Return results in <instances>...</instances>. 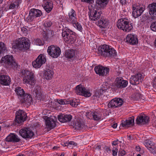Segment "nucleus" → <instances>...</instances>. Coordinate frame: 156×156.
<instances>
[{"mask_svg":"<svg viewBox=\"0 0 156 156\" xmlns=\"http://www.w3.org/2000/svg\"><path fill=\"white\" fill-rule=\"evenodd\" d=\"M98 52L102 55L105 57L112 58L117 55L116 50L112 46L104 44L98 49Z\"/></svg>","mask_w":156,"mask_h":156,"instance_id":"nucleus-1","label":"nucleus"},{"mask_svg":"<svg viewBox=\"0 0 156 156\" xmlns=\"http://www.w3.org/2000/svg\"><path fill=\"white\" fill-rule=\"evenodd\" d=\"M30 42L28 39L25 37L19 38L16 40L15 45L12 47L18 49L20 51L27 50L30 48Z\"/></svg>","mask_w":156,"mask_h":156,"instance_id":"nucleus-2","label":"nucleus"},{"mask_svg":"<svg viewBox=\"0 0 156 156\" xmlns=\"http://www.w3.org/2000/svg\"><path fill=\"white\" fill-rule=\"evenodd\" d=\"M62 35L64 41L67 43L73 44L76 39V34L68 28L62 30Z\"/></svg>","mask_w":156,"mask_h":156,"instance_id":"nucleus-3","label":"nucleus"},{"mask_svg":"<svg viewBox=\"0 0 156 156\" xmlns=\"http://www.w3.org/2000/svg\"><path fill=\"white\" fill-rule=\"evenodd\" d=\"M1 62L11 66L12 67L19 68L20 66L18 65L13 59L12 55H7L4 57H2L1 59Z\"/></svg>","mask_w":156,"mask_h":156,"instance_id":"nucleus-4","label":"nucleus"},{"mask_svg":"<svg viewBox=\"0 0 156 156\" xmlns=\"http://www.w3.org/2000/svg\"><path fill=\"white\" fill-rule=\"evenodd\" d=\"M47 52L48 55L51 57L57 58L61 54V50L59 47L51 45L48 47Z\"/></svg>","mask_w":156,"mask_h":156,"instance_id":"nucleus-5","label":"nucleus"},{"mask_svg":"<svg viewBox=\"0 0 156 156\" xmlns=\"http://www.w3.org/2000/svg\"><path fill=\"white\" fill-rule=\"evenodd\" d=\"M19 133L20 136L26 140L31 139L34 135V132L29 128L21 129Z\"/></svg>","mask_w":156,"mask_h":156,"instance_id":"nucleus-6","label":"nucleus"},{"mask_svg":"<svg viewBox=\"0 0 156 156\" xmlns=\"http://www.w3.org/2000/svg\"><path fill=\"white\" fill-rule=\"evenodd\" d=\"M27 117L26 113L22 110H19L16 112L15 121L19 124L26 120Z\"/></svg>","mask_w":156,"mask_h":156,"instance_id":"nucleus-7","label":"nucleus"},{"mask_svg":"<svg viewBox=\"0 0 156 156\" xmlns=\"http://www.w3.org/2000/svg\"><path fill=\"white\" fill-rule=\"evenodd\" d=\"M41 11L35 9H31L29 12V15L27 18V21H32L37 17H40L42 15Z\"/></svg>","mask_w":156,"mask_h":156,"instance_id":"nucleus-8","label":"nucleus"},{"mask_svg":"<svg viewBox=\"0 0 156 156\" xmlns=\"http://www.w3.org/2000/svg\"><path fill=\"white\" fill-rule=\"evenodd\" d=\"M94 70L96 73L100 76H106L109 74V69L101 66H98L95 67Z\"/></svg>","mask_w":156,"mask_h":156,"instance_id":"nucleus-9","label":"nucleus"},{"mask_svg":"<svg viewBox=\"0 0 156 156\" xmlns=\"http://www.w3.org/2000/svg\"><path fill=\"white\" fill-rule=\"evenodd\" d=\"M22 73L23 76V81L25 83H29L34 78V73L28 70H25Z\"/></svg>","mask_w":156,"mask_h":156,"instance_id":"nucleus-10","label":"nucleus"},{"mask_svg":"<svg viewBox=\"0 0 156 156\" xmlns=\"http://www.w3.org/2000/svg\"><path fill=\"white\" fill-rule=\"evenodd\" d=\"M122 100L120 98H115L112 100L108 104L109 108H115L121 106L122 104Z\"/></svg>","mask_w":156,"mask_h":156,"instance_id":"nucleus-11","label":"nucleus"},{"mask_svg":"<svg viewBox=\"0 0 156 156\" xmlns=\"http://www.w3.org/2000/svg\"><path fill=\"white\" fill-rule=\"evenodd\" d=\"M143 76L141 73H138L132 76L130 79V83L132 85H137L141 82Z\"/></svg>","mask_w":156,"mask_h":156,"instance_id":"nucleus-12","label":"nucleus"},{"mask_svg":"<svg viewBox=\"0 0 156 156\" xmlns=\"http://www.w3.org/2000/svg\"><path fill=\"white\" fill-rule=\"evenodd\" d=\"M101 13L93 8L89 9V15L90 19L92 20L95 21L98 20L101 17Z\"/></svg>","mask_w":156,"mask_h":156,"instance_id":"nucleus-13","label":"nucleus"},{"mask_svg":"<svg viewBox=\"0 0 156 156\" xmlns=\"http://www.w3.org/2000/svg\"><path fill=\"white\" fill-rule=\"evenodd\" d=\"M149 119V117L143 114L137 116L136 121L137 124L144 125L148 124Z\"/></svg>","mask_w":156,"mask_h":156,"instance_id":"nucleus-14","label":"nucleus"},{"mask_svg":"<svg viewBox=\"0 0 156 156\" xmlns=\"http://www.w3.org/2000/svg\"><path fill=\"white\" fill-rule=\"evenodd\" d=\"M70 125L73 126L75 129L79 130L85 129L87 127L82 121L78 119L74 120Z\"/></svg>","mask_w":156,"mask_h":156,"instance_id":"nucleus-15","label":"nucleus"},{"mask_svg":"<svg viewBox=\"0 0 156 156\" xmlns=\"http://www.w3.org/2000/svg\"><path fill=\"white\" fill-rule=\"evenodd\" d=\"M69 17L66 18V21L69 24H74L76 22L77 18L75 11L72 9L68 13Z\"/></svg>","mask_w":156,"mask_h":156,"instance_id":"nucleus-16","label":"nucleus"},{"mask_svg":"<svg viewBox=\"0 0 156 156\" xmlns=\"http://www.w3.org/2000/svg\"><path fill=\"white\" fill-rule=\"evenodd\" d=\"M115 86L119 88L126 87L128 84V81L123 79L121 77H117L115 80Z\"/></svg>","mask_w":156,"mask_h":156,"instance_id":"nucleus-17","label":"nucleus"},{"mask_svg":"<svg viewBox=\"0 0 156 156\" xmlns=\"http://www.w3.org/2000/svg\"><path fill=\"white\" fill-rule=\"evenodd\" d=\"M21 3V0H9L7 6V9H15L18 8L20 4Z\"/></svg>","mask_w":156,"mask_h":156,"instance_id":"nucleus-18","label":"nucleus"},{"mask_svg":"<svg viewBox=\"0 0 156 156\" xmlns=\"http://www.w3.org/2000/svg\"><path fill=\"white\" fill-rule=\"evenodd\" d=\"M144 9L142 7H140L136 6H133V16L135 18L140 16L144 11Z\"/></svg>","mask_w":156,"mask_h":156,"instance_id":"nucleus-19","label":"nucleus"},{"mask_svg":"<svg viewBox=\"0 0 156 156\" xmlns=\"http://www.w3.org/2000/svg\"><path fill=\"white\" fill-rule=\"evenodd\" d=\"M31 96L30 94L25 93L20 99L21 102L27 105H30L32 101Z\"/></svg>","mask_w":156,"mask_h":156,"instance_id":"nucleus-20","label":"nucleus"},{"mask_svg":"<svg viewBox=\"0 0 156 156\" xmlns=\"http://www.w3.org/2000/svg\"><path fill=\"white\" fill-rule=\"evenodd\" d=\"M126 42L132 45H135L138 43V38L135 35L128 34L126 38Z\"/></svg>","mask_w":156,"mask_h":156,"instance_id":"nucleus-21","label":"nucleus"},{"mask_svg":"<svg viewBox=\"0 0 156 156\" xmlns=\"http://www.w3.org/2000/svg\"><path fill=\"white\" fill-rule=\"evenodd\" d=\"M148 7L150 15L153 19H156V3H153L150 4Z\"/></svg>","mask_w":156,"mask_h":156,"instance_id":"nucleus-22","label":"nucleus"},{"mask_svg":"<svg viewBox=\"0 0 156 156\" xmlns=\"http://www.w3.org/2000/svg\"><path fill=\"white\" fill-rule=\"evenodd\" d=\"M46 128L48 131L53 128L55 126V121L52 118H48L45 120Z\"/></svg>","mask_w":156,"mask_h":156,"instance_id":"nucleus-23","label":"nucleus"},{"mask_svg":"<svg viewBox=\"0 0 156 156\" xmlns=\"http://www.w3.org/2000/svg\"><path fill=\"white\" fill-rule=\"evenodd\" d=\"M11 80L10 77L7 75H2L0 76V83L5 85H9L10 83Z\"/></svg>","mask_w":156,"mask_h":156,"instance_id":"nucleus-24","label":"nucleus"},{"mask_svg":"<svg viewBox=\"0 0 156 156\" xmlns=\"http://www.w3.org/2000/svg\"><path fill=\"white\" fill-rule=\"evenodd\" d=\"M109 23V20L104 17H101L97 23L98 26L103 28H106Z\"/></svg>","mask_w":156,"mask_h":156,"instance_id":"nucleus-25","label":"nucleus"},{"mask_svg":"<svg viewBox=\"0 0 156 156\" xmlns=\"http://www.w3.org/2000/svg\"><path fill=\"white\" fill-rule=\"evenodd\" d=\"M54 75V72L52 69L47 68L44 71L43 76L44 78L47 80H50L52 78Z\"/></svg>","mask_w":156,"mask_h":156,"instance_id":"nucleus-26","label":"nucleus"},{"mask_svg":"<svg viewBox=\"0 0 156 156\" xmlns=\"http://www.w3.org/2000/svg\"><path fill=\"white\" fill-rule=\"evenodd\" d=\"M73 118L72 116L70 115L62 114L58 116L59 121L62 122H69Z\"/></svg>","mask_w":156,"mask_h":156,"instance_id":"nucleus-27","label":"nucleus"},{"mask_svg":"<svg viewBox=\"0 0 156 156\" xmlns=\"http://www.w3.org/2000/svg\"><path fill=\"white\" fill-rule=\"evenodd\" d=\"M20 139L17 135L14 133L10 134L6 138V140L8 142L16 143L19 142Z\"/></svg>","mask_w":156,"mask_h":156,"instance_id":"nucleus-28","label":"nucleus"},{"mask_svg":"<svg viewBox=\"0 0 156 156\" xmlns=\"http://www.w3.org/2000/svg\"><path fill=\"white\" fill-rule=\"evenodd\" d=\"M134 119L133 116L129 118L125 121H123L121 124L123 127H128L129 126L134 124Z\"/></svg>","mask_w":156,"mask_h":156,"instance_id":"nucleus-29","label":"nucleus"},{"mask_svg":"<svg viewBox=\"0 0 156 156\" xmlns=\"http://www.w3.org/2000/svg\"><path fill=\"white\" fill-rule=\"evenodd\" d=\"M128 23V20L127 19L122 18L118 20L117 26L118 28L123 30L126 23Z\"/></svg>","mask_w":156,"mask_h":156,"instance_id":"nucleus-30","label":"nucleus"},{"mask_svg":"<svg viewBox=\"0 0 156 156\" xmlns=\"http://www.w3.org/2000/svg\"><path fill=\"white\" fill-rule=\"evenodd\" d=\"M103 94L101 92V90L99 89L94 91L93 94V95L92 96L91 99L95 101H98L100 96Z\"/></svg>","mask_w":156,"mask_h":156,"instance_id":"nucleus-31","label":"nucleus"},{"mask_svg":"<svg viewBox=\"0 0 156 156\" xmlns=\"http://www.w3.org/2000/svg\"><path fill=\"white\" fill-rule=\"evenodd\" d=\"M15 91L20 100L25 94L24 90L20 87H16Z\"/></svg>","mask_w":156,"mask_h":156,"instance_id":"nucleus-32","label":"nucleus"},{"mask_svg":"<svg viewBox=\"0 0 156 156\" xmlns=\"http://www.w3.org/2000/svg\"><path fill=\"white\" fill-rule=\"evenodd\" d=\"M102 113L99 111L94 112L92 114V117L91 118L94 120L98 121L102 119Z\"/></svg>","mask_w":156,"mask_h":156,"instance_id":"nucleus-33","label":"nucleus"},{"mask_svg":"<svg viewBox=\"0 0 156 156\" xmlns=\"http://www.w3.org/2000/svg\"><path fill=\"white\" fill-rule=\"evenodd\" d=\"M75 52L73 49H69L65 51V56L68 58H73L75 55Z\"/></svg>","mask_w":156,"mask_h":156,"instance_id":"nucleus-34","label":"nucleus"},{"mask_svg":"<svg viewBox=\"0 0 156 156\" xmlns=\"http://www.w3.org/2000/svg\"><path fill=\"white\" fill-rule=\"evenodd\" d=\"M84 90H85V88L82 85L80 84L76 87V93L78 95H82Z\"/></svg>","mask_w":156,"mask_h":156,"instance_id":"nucleus-35","label":"nucleus"},{"mask_svg":"<svg viewBox=\"0 0 156 156\" xmlns=\"http://www.w3.org/2000/svg\"><path fill=\"white\" fill-rule=\"evenodd\" d=\"M108 2V0H97L96 4L100 8H102L106 6Z\"/></svg>","mask_w":156,"mask_h":156,"instance_id":"nucleus-36","label":"nucleus"},{"mask_svg":"<svg viewBox=\"0 0 156 156\" xmlns=\"http://www.w3.org/2000/svg\"><path fill=\"white\" fill-rule=\"evenodd\" d=\"M53 4L51 2H47L44 8L47 12L49 13L52 9Z\"/></svg>","mask_w":156,"mask_h":156,"instance_id":"nucleus-37","label":"nucleus"},{"mask_svg":"<svg viewBox=\"0 0 156 156\" xmlns=\"http://www.w3.org/2000/svg\"><path fill=\"white\" fill-rule=\"evenodd\" d=\"M133 29V24L128 21V23H126V25L123 30L124 31L129 32Z\"/></svg>","mask_w":156,"mask_h":156,"instance_id":"nucleus-38","label":"nucleus"},{"mask_svg":"<svg viewBox=\"0 0 156 156\" xmlns=\"http://www.w3.org/2000/svg\"><path fill=\"white\" fill-rule=\"evenodd\" d=\"M36 59L37 61H38V62L41 63L42 62V63H41V65L44 64L46 61V59L44 55L42 54L40 55Z\"/></svg>","mask_w":156,"mask_h":156,"instance_id":"nucleus-39","label":"nucleus"},{"mask_svg":"<svg viewBox=\"0 0 156 156\" xmlns=\"http://www.w3.org/2000/svg\"><path fill=\"white\" fill-rule=\"evenodd\" d=\"M108 84L107 82H104L102 85L101 88L99 89V90H101V92L103 94V93L106 92L107 90L108 89Z\"/></svg>","mask_w":156,"mask_h":156,"instance_id":"nucleus-40","label":"nucleus"},{"mask_svg":"<svg viewBox=\"0 0 156 156\" xmlns=\"http://www.w3.org/2000/svg\"><path fill=\"white\" fill-rule=\"evenodd\" d=\"M38 61H37V59L34 60L32 62L33 66L35 68H39L41 66V62H38ZM42 62H41L42 63Z\"/></svg>","mask_w":156,"mask_h":156,"instance_id":"nucleus-41","label":"nucleus"},{"mask_svg":"<svg viewBox=\"0 0 156 156\" xmlns=\"http://www.w3.org/2000/svg\"><path fill=\"white\" fill-rule=\"evenodd\" d=\"M144 144L146 147H147L149 150L151 151V149L153 150L152 148L151 147L152 143L151 141L149 140H147L144 142ZM154 150V149H153Z\"/></svg>","mask_w":156,"mask_h":156,"instance_id":"nucleus-42","label":"nucleus"},{"mask_svg":"<svg viewBox=\"0 0 156 156\" xmlns=\"http://www.w3.org/2000/svg\"><path fill=\"white\" fill-rule=\"evenodd\" d=\"M91 93L90 91L85 88V90H84V91L82 95L85 97H88L91 96Z\"/></svg>","mask_w":156,"mask_h":156,"instance_id":"nucleus-43","label":"nucleus"},{"mask_svg":"<svg viewBox=\"0 0 156 156\" xmlns=\"http://www.w3.org/2000/svg\"><path fill=\"white\" fill-rule=\"evenodd\" d=\"M74 27L76 28L78 30L81 31L82 30V28L81 24L78 22H75L74 24H72Z\"/></svg>","mask_w":156,"mask_h":156,"instance_id":"nucleus-44","label":"nucleus"},{"mask_svg":"<svg viewBox=\"0 0 156 156\" xmlns=\"http://www.w3.org/2000/svg\"><path fill=\"white\" fill-rule=\"evenodd\" d=\"M142 94L139 93H136L133 96V99L136 101H138L141 98Z\"/></svg>","mask_w":156,"mask_h":156,"instance_id":"nucleus-45","label":"nucleus"},{"mask_svg":"<svg viewBox=\"0 0 156 156\" xmlns=\"http://www.w3.org/2000/svg\"><path fill=\"white\" fill-rule=\"evenodd\" d=\"M68 104H70L72 106L76 107L78 105V104L76 103L75 100H74L71 99L68 100Z\"/></svg>","mask_w":156,"mask_h":156,"instance_id":"nucleus-46","label":"nucleus"},{"mask_svg":"<svg viewBox=\"0 0 156 156\" xmlns=\"http://www.w3.org/2000/svg\"><path fill=\"white\" fill-rule=\"evenodd\" d=\"M57 102L61 105H66L68 104V101L66 99H60L58 100Z\"/></svg>","mask_w":156,"mask_h":156,"instance_id":"nucleus-47","label":"nucleus"},{"mask_svg":"<svg viewBox=\"0 0 156 156\" xmlns=\"http://www.w3.org/2000/svg\"><path fill=\"white\" fill-rule=\"evenodd\" d=\"M52 23L50 20H47L45 22L44 26L46 27H49L52 25Z\"/></svg>","mask_w":156,"mask_h":156,"instance_id":"nucleus-48","label":"nucleus"},{"mask_svg":"<svg viewBox=\"0 0 156 156\" xmlns=\"http://www.w3.org/2000/svg\"><path fill=\"white\" fill-rule=\"evenodd\" d=\"M148 15L147 14H144L140 18V20L142 22H145L148 19Z\"/></svg>","mask_w":156,"mask_h":156,"instance_id":"nucleus-49","label":"nucleus"},{"mask_svg":"<svg viewBox=\"0 0 156 156\" xmlns=\"http://www.w3.org/2000/svg\"><path fill=\"white\" fill-rule=\"evenodd\" d=\"M36 44L39 46L43 45L44 43V41L41 40L39 39H37L36 40Z\"/></svg>","mask_w":156,"mask_h":156,"instance_id":"nucleus-50","label":"nucleus"},{"mask_svg":"<svg viewBox=\"0 0 156 156\" xmlns=\"http://www.w3.org/2000/svg\"><path fill=\"white\" fill-rule=\"evenodd\" d=\"M151 30L154 31H156V21L152 23L151 25Z\"/></svg>","mask_w":156,"mask_h":156,"instance_id":"nucleus-51","label":"nucleus"},{"mask_svg":"<svg viewBox=\"0 0 156 156\" xmlns=\"http://www.w3.org/2000/svg\"><path fill=\"white\" fill-rule=\"evenodd\" d=\"M43 39L45 41H48L49 40V37L47 33L45 31H44V33L43 34Z\"/></svg>","mask_w":156,"mask_h":156,"instance_id":"nucleus-52","label":"nucleus"},{"mask_svg":"<svg viewBox=\"0 0 156 156\" xmlns=\"http://www.w3.org/2000/svg\"><path fill=\"white\" fill-rule=\"evenodd\" d=\"M35 97L36 99L38 100H40V101L43 100V99H42V95L41 92L38 93L36 94Z\"/></svg>","mask_w":156,"mask_h":156,"instance_id":"nucleus-53","label":"nucleus"},{"mask_svg":"<svg viewBox=\"0 0 156 156\" xmlns=\"http://www.w3.org/2000/svg\"><path fill=\"white\" fill-rule=\"evenodd\" d=\"M118 151V149L116 147H113L112 150V154L113 156H117V153Z\"/></svg>","mask_w":156,"mask_h":156,"instance_id":"nucleus-54","label":"nucleus"},{"mask_svg":"<svg viewBox=\"0 0 156 156\" xmlns=\"http://www.w3.org/2000/svg\"><path fill=\"white\" fill-rule=\"evenodd\" d=\"M93 113V112H91V111L87 112H86V115L87 116V118H89V119H90L91 118H90V117H92Z\"/></svg>","mask_w":156,"mask_h":156,"instance_id":"nucleus-55","label":"nucleus"},{"mask_svg":"<svg viewBox=\"0 0 156 156\" xmlns=\"http://www.w3.org/2000/svg\"><path fill=\"white\" fill-rule=\"evenodd\" d=\"M34 92L35 94L38 93H41L40 87H35Z\"/></svg>","mask_w":156,"mask_h":156,"instance_id":"nucleus-56","label":"nucleus"},{"mask_svg":"<svg viewBox=\"0 0 156 156\" xmlns=\"http://www.w3.org/2000/svg\"><path fill=\"white\" fill-rule=\"evenodd\" d=\"M82 2H86L88 3H92V2H93L94 0H81Z\"/></svg>","mask_w":156,"mask_h":156,"instance_id":"nucleus-57","label":"nucleus"},{"mask_svg":"<svg viewBox=\"0 0 156 156\" xmlns=\"http://www.w3.org/2000/svg\"><path fill=\"white\" fill-rule=\"evenodd\" d=\"M119 141L118 140H114L112 142V145L116 146L118 144V141Z\"/></svg>","mask_w":156,"mask_h":156,"instance_id":"nucleus-58","label":"nucleus"},{"mask_svg":"<svg viewBox=\"0 0 156 156\" xmlns=\"http://www.w3.org/2000/svg\"><path fill=\"white\" fill-rule=\"evenodd\" d=\"M119 152H120V154L122 156L126 154V152L124 150H122L121 151H120Z\"/></svg>","mask_w":156,"mask_h":156,"instance_id":"nucleus-59","label":"nucleus"},{"mask_svg":"<svg viewBox=\"0 0 156 156\" xmlns=\"http://www.w3.org/2000/svg\"><path fill=\"white\" fill-rule=\"evenodd\" d=\"M153 86L154 87L156 88V77L154 79L153 82Z\"/></svg>","mask_w":156,"mask_h":156,"instance_id":"nucleus-60","label":"nucleus"},{"mask_svg":"<svg viewBox=\"0 0 156 156\" xmlns=\"http://www.w3.org/2000/svg\"><path fill=\"white\" fill-rule=\"evenodd\" d=\"M21 30L24 34H27V29L24 27L22 28Z\"/></svg>","mask_w":156,"mask_h":156,"instance_id":"nucleus-61","label":"nucleus"},{"mask_svg":"<svg viewBox=\"0 0 156 156\" xmlns=\"http://www.w3.org/2000/svg\"><path fill=\"white\" fill-rule=\"evenodd\" d=\"M120 2L122 5L126 3V0H120Z\"/></svg>","mask_w":156,"mask_h":156,"instance_id":"nucleus-62","label":"nucleus"},{"mask_svg":"<svg viewBox=\"0 0 156 156\" xmlns=\"http://www.w3.org/2000/svg\"><path fill=\"white\" fill-rule=\"evenodd\" d=\"M117 123H114L112 125V127L114 128H115L117 127Z\"/></svg>","mask_w":156,"mask_h":156,"instance_id":"nucleus-63","label":"nucleus"},{"mask_svg":"<svg viewBox=\"0 0 156 156\" xmlns=\"http://www.w3.org/2000/svg\"><path fill=\"white\" fill-rule=\"evenodd\" d=\"M101 145H98L96 147V149L98 150H101Z\"/></svg>","mask_w":156,"mask_h":156,"instance_id":"nucleus-64","label":"nucleus"}]
</instances>
